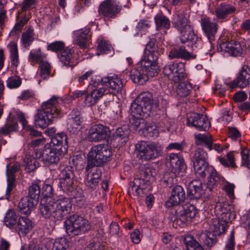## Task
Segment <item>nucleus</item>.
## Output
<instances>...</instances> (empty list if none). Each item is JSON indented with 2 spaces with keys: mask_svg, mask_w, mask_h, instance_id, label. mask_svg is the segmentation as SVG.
Listing matches in <instances>:
<instances>
[{
  "mask_svg": "<svg viewBox=\"0 0 250 250\" xmlns=\"http://www.w3.org/2000/svg\"><path fill=\"white\" fill-rule=\"evenodd\" d=\"M42 194L47 198L45 202H42L40 205L41 213L44 218L60 221L71 212L72 204L69 198H53L54 190L52 186L44 184L42 188Z\"/></svg>",
  "mask_w": 250,
  "mask_h": 250,
  "instance_id": "f257e3e1",
  "label": "nucleus"
},
{
  "mask_svg": "<svg viewBox=\"0 0 250 250\" xmlns=\"http://www.w3.org/2000/svg\"><path fill=\"white\" fill-rule=\"evenodd\" d=\"M163 100L160 95L153 96L149 91L141 92L131 105L130 116L143 117L145 114L149 115L151 111L159 107L160 102Z\"/></svg>",
  "mask_w": 250,
  "mask_h": 250,
  "instance_id": "f03ea898",
  "label": "nucleus"
},
{
  "mask_svg": "<svg viewBox=\"0 0 250 250\" xmlns=\"http://www.w3.org/2000/svg\"><path fill=\"white\" fill-rule=\"evenodd\" d=\"M188 15L184 12H178L174 16L172 25L180 33V41L184 43L189 42L192 44L196 43L198 38L189 24Z\"/></svg>",
  "mask_w": 250,
  "mask_h": 250,
  "instance_id": "7ed1b4c3",
  "label": "nucleus"
},
{
  "mask_svg": "<svg viewBox=\"0 0 250 250\" xmlns=\"http://www.w3.org/2000/svg\"><path fill=\"white\" fill-rule=\"evenodd\" d=\"M112 151L106 144H100L92 147L87 154V163L85 170L90 168L104 166L109 160Z\"/></svg>",
  "mask_w": 250,
  "mask_h": 250,
  "instance_id": "20e7f679",
  "label": "nucleus"
},
{
  "mask_svg": "<svg viewBox=\"0 0 250 250\" xmlns=\"http://www.w3.org/2000/svg\"><path fill=\"white\" fill-rule=\"evenodd\" d=\"M66 233L71 237L81 235L90 229L89 221L76 214L69 216L64 222Z\"/></svg>",
  "mask_w": 250,
  "mask_h": 250,
  "instance_id": "39448f33",
  "label": "nucleus"
},
{
  "mask_svg": "<svg viewBox=\"0 0 250 250\" xmlns=\"http://www.w3.org/2000/svg\"><path fill=\"white\" fill-rule=\"evenodd\" d=\"M148 65L144 67L142 65H138L131 71L130 77L134 83L143 84L148 80L149 77H153L158 74L160 69L157 63Z\"/></svg>",
  "mask_w": 250,
  "mask_h": 250,
  "instance_id": "423d86ee",
  "label": "nucleus"
},
{
  "mask_svg": "<svg viewBox=\"0 0 250 250\" xmlns=\"http://www.w3.org/2000/svg\"><path fill=\"white\" fill-rule=\"evenodd\" d=\"M136 151L137 157L145 161L153 160L161 156L163 153L162 148L153 143L141 142L136 145Z\"/></svg>",
  "mask_w": 250,
  "mask_h": 250,
  "instance_id": "0eeeda50",
  "label": "nucleus"
},
{
  "mask_svg": "<svg viewBox=\"0 0 250 250\" xmlns=\"http://www.w3.org/2000/svg\"><path fill=\"white\" fill-rule=\"evenodd\" d=\"M65 153L60 151L48 143L44 146L42 150H35V157L42 158L46 164H57L60 161V158Z\"/></svg>",
  "mask_w": 250,
  "mask_h": 250,
  "instance_id": "6e6552de",
  "label": "nucleus"
},
{
  "mask_svg": "<svg viewBox=\"0 0 250 250\" xmlns=\"http://www.w3.org/2000/svg\"><path fill=\"white\" fill-rule=\"evenodd\" d=\"M122 9V5L116 0H104L101 3L98 12L104 17L115 18L120 13Z\"/></svg>",
  "mask_w": 250,
  "mask_h": 250,
  "instance_id": "1a4fd4ad",
  "label": "nucleus"
},
{
  "mask_svg": "<svg viewBox=\"0 0 250 250\" xmlns=\"http://www.w3.org/2000/svg\"><path fill=\"white\" fill-rule=\"evenodd\" d=\"M192 160L194 171L197 175L209 167L208 162V154L202 147H198L194 151Z\"/></svg>",
  "mask_w": 250,
  "mask_h": 250,
  "instance_id": "9d476101",
  "label": "nucleus"
},
{
  "mask_svg": "<svg viewBox=\"0 0 250 250\" xmlns=\"http://www.w3.org/2000/svg\"><path fill=\"white\" fill-rule=\"evenodd\" d=\"M109 129L101 124L95 125L89 130L87 139L91 142H98L106 139L109 134Z\"/></svg>",
  "mask_w": 250,
  "mask_h": 250,
  "instance_id": "9b49d317",
  "label": "nucleus"
},
{
  "mask_svg": "<svg viewBox=\"0 0 250 250\" xmlns=\"http://www.w3.org/2000/svg\"><path fill=\"white\" fill-rule=\"evenodd\" d=\"M187 120L189 125L195 127L200 131H205L210 126L209 121L203 114L194 113L188 116Z\"/></svg>",
  "mask_w": 250,
  "mask_h": 250,
  "instance_id": "f8f14e48",
  "label": "nucleus"
},
{
  "mask_svg": "<svg viewBox=\"0 0 250 250\" xmlns=\"http://www.w3.org/2000/svg\"><path fill=\"white\" fill-rule=\"evenodd\" d=\"M101 83L107 89L108 93L114 95L120 92L123 88L121 79L117 76L103 78Z\"/></svg>",
  "mask_w": 250,
  "mask_h": 250,
  "instance_id": "ddd939ff",
  "label": "nucleus"
},
{
  "mask_svg": "<svg viewBox=\"0 0 250 250\" xmlns=\"http://www.w3.org/2000/svg\"><path fill=\"white\" fill-rule=\"evenodd\" d=\"M185 198L186 195L184 188L181 186L177 185L173 188L171 196L166 202V206L169 208L177 206L184 202Z\"/></svg>",
  "mask_w": 250,
  "mask_h": 250,
  "instance_id": "4468645a",
  "label": "nucleus"
},
{
  "mask_svg": "<svg viewBox=\"0 0 250 250\" xmlns=\"http://www.w3.org/2000/svg\"><path fill=\"white\" fill-rule=\"evenodd\" d=\"M250 84V68L248 65H244L236 79L231 83L230 86L231 88L236 87L243 88Z\"/></svg>",
  "mask_w": 250,
  "mask_h": 250,
  "instance_id": "2eb2a0df",
  "label": "nucleus"
},
{
  "mask_svg": "<svg viewBox=\"0 0 250 250\" xmlns=\"http://www.w3.org/2000/svg\"><path fill=\"white\" fill-rule=\"evenodd\" d=\"M171 172L176 176L180 173L185 172L187 166L183 158L179 156L177 153H171L168 156Z\"/></svg>",
  "mask_w": 250,
  "mask_h": 250,
  "instance_id": "dca6fc26",
  "label": "nucleus"
},
{
  "mask_svg": "<svg viewBox=\"0 0 250 250\" xmlns=\"http://www.w3.org/2000/svg\"><path fill=\"white\" fill-rule=\"evenodd\" d=\"M201 24L202 30L209 42H212L215 40L217 32V24L211 22L209 18L206 17L201 19Z\"/></svg>",
  "mask_w": 250,
  "mask_h": 250,
  "instance_id": "f3484780",
  "label": "nucleus"
},
{
  "mask_svg": "<svg viewBox=\"0 0 250 250\" xmlns=\"http://www.w3.org/2000/svg\"><path fill=\"white\" fill-rule=\"evenodd\" d=\"M208 174V187L210 190L214 186L224 180V178L218 174L216 170L211 166H209L198 175V176L204 178Z\"/></svg>",
  "mask_w": 250,
  "mask_h": 250,
  "instance_id": "a211bd4d",
  "label": "nucleus"
},
{
  "mask_svg": "<svg viewBox=\"0 0 250 250\" xmlns=\"http://www.w3.org/2000/svg\"><path fill=\"white\" fill-rule=\"evenodd\" d=\"M236 11V7L229 3L222 2L215 8L214 14L218 20H224L228 17L233 14Z\"/></svg>",
  "mask_w": 250,
  "mask_h": 250,
  "instance_id": "6ab92c4d",
  "label": "nucleus"
},
{
  "mask_svg": "<svg viewBox=\"0 0 250 250\" xmlns=\"http://www.w3.org/2000/svg\"><path fill=\"white\" fill-rule=\"evenodd\" d=\"M205 194L203 185L198 181H192L189 184L187 190V198L191 200L198 199Z\"/></svg>",
  "mask_w": 250,
  "mask_h": 250,
  "instance_id": "aec40b11",
  "label": "nucleus"
},
{
  "mask_svg": "<svg viewBox=\"0 0 250 250\" xmlns=\"http://www.w3.org/2000/svg\"><path fill=\"white\" fill-rule=\"evenodd\" d=\"M52 115L51 114L46 112V111L40 109L35 117V122L36 125L41 128H46L49 124H51L54 119L56 118V114Z\"/></svg>",
  "mask_w": 250,
  "mask_h": 250,
  "instance_id": "412c9836",
  "label": "nucleus"
},
{
  "mask_svg": "<svg viewBox=\"0 0 250 250\" xmlns=\"http://www.w3.org/2000/svg\"><path fill=\"white\" fill-rule=\"evenodd\" d=\"M168 56L171 60L181 59L188 60L196 58L195 55L188 52L184 46H174L169 51Z\"/></svg>",
  "mask_w": 250,
  "mask_h": 250,
  "instance_id": "4be33fe9",
  "label": "nucleus"
},
{
  "mask_svg": "<svg viewBox=\"0 0 250 250\" xmlns=\"http://www.w3.org/2000/svg\"><path fill=\"white\" fill-rule=\"evenodd\" d=\"M49 144L66 153L68 148L67 136L64 132L58 133L51 138Z\"/></svg>",
  "mask_w": 250,
  "mask_h": 250,
  "instance_id": "5701e85b",
  "label": "nucleus"
},
{
  "mask_svg": "<svg viewBox=\"0 0 250 250\" xmlns=\"http://www.w3.org/2000/svg\"><path fill=\"white\" fill-rule=\"evenodd\" d=\"M220 48L221 51L234 57L240 55L243 51L240 43L235 41L222 43L220 44Z\"/></svg>",
  "mask_w": 250,
  "mask_h": 250,
  "instance_id": "b1692460",
  "label": "nucleus"
},
{
  "mask_svg": "<svg viewBox=\"0 0 250 250\" xmlns=\"http://www.w3.org/2000/svg\"><path fill=\"white\" fill-rule=\"evenodd\" d=\"M174 66V76L172 80L177 83L181 81L188 78V74L186 71L185 63L182 62H173Z\"/></svg>",
  "mask_w": 250,
  "mask_h": 250,
  "instance_id": "393cba45",
  "label": "nucleus"
},
{
  "mask_svg": "<svg viewBox=\"0 0 250 250\" xmlns=\"http://www.w3.org/2000/svg\"><path fill=\"white\" fill-rule=\"evenodd\" d=\"M135 178L133 182L130 183V187L128 189V193H132L136 195H139L141 190L146 188L147 186L150 184L149 181H146V179L139 175Z\"/></svg>",
  "mask_w": 250,
  "mask_h": 250,
  "instance_id": "a878e982",
  "label": "nucleus"
},
{
  "mask_svg": "<svg viewBox=\"0 0 250 250\" xmlns=\"http://www.w3.org/2000/svg\"><path fill=\"white\" fill-rule=\"evenodd\" d=\"M6 168L7 187L5 198L8 200L15 183L16 165L13 164L12 166L10 167V164H7Z\"/></svg>",
  "mask_w": 250,
  "mask_h": 250,
  "instance_id": "bb28decb",
  "label": "nucleus"
},
{
  "mask_svg": "<svg viewBox=\"0 0 250 250\" xmlns=\"http://www.w3.org/2000/svg\"><path fill=\"white\" fill-rule=\"evenodd\" d=\"M130 130L126 126L119 127L113 134V141L118 143L117 146H124L128 140Z\"/></svg>",
  "mask_w": 250,
  "mask_h": 250,
  "instance_id": "cd10ccee",
  "label": "nucleus"
},
{
  "mask_svg": "<svg viewBox=\"0 0 250 250\" xmlns=\"http://www.w3.org/2000/svg\"><path fill=\"white\" fill-rule=\"evenodd\" d=\"M176 213H179L186 219L188 222H190L196 216L197 210L192 205L179 206L176 210Z\"/></svg>",
  "mask_w": 250,
  "mask_h": 250,
  "instance_id": "c85d7f7f",
  "label": "nucleus"
},
{
  "mask_svg": "<svg viewBox=\"0 0 250 250\" xmlns=\"http://www.w3.org/2000/svg\"><path fill=\"white\" fill-rule=\"evenodd\" d=\"M229 222L218 217L212 219L208 223L213 232L219 236L225 231Z\"/></svg>",
  "mask_w": 250,
  "mask_h": 250,
  "instance_id": "c756f323",
  "label": "nucleus"
},
{
  "mask_svg": "<svg viewBox=\"0 0 250 250\" xmlns=\"http://www.w3.org/2000/svg\"><path fill=\"white\" fill-rule=\"evenodd\" d=\"M16 130V114L10 113L6 120V124L0 128V137L9 135Z\"/></svg>",
  "mask_w": 250,
  "mask_h": 250,
  "instance_id": "7c9ffc66",
  "label": "nucleus"
},
{
  "mask_svg": "<svg viewBox=\"0 0 250 250\" xmlns=\"http://www.w3.org/2000/svg\"><path fill=\"white\" fill-rule=\"evenodd\" d=\"M217 235L214 232H210L208 233H201L196 235L199 242L201 244H204L205 246L208 248L213 247L217 243L218 241Z\"/></svg>",
  "mask_w": 250,
  "mask_h": 250,
  "instance_id": "2f4dec72",
  "label": "nucleus"
},
{
  "mask_svg": "<svg viewBox=\"0 0 250 250\" xmlns=\"http://www.w3.org/2000/svg\"><path fill=\"white\" fill-rule=\"evenodd\" d=\"M58 101L57 98L53 96L52 98L48 100L47 101L43 103L42 105V110L46 111V112L53 115L56 113V118L60 117V111L57 108Z\"/></svg>",
  "mask_w": 250,
  "mask_h": 250,
  "instance_id": "473e14b6",
  "label": "nucleus"
},
{
  "mask_svg": "<svg viewBox=\"0 0 250 250\" xmlns=\"http://www.w3.org/2000/svg\"><path fill=\"white\" fill-rule=\"evenodd\" d=\"M89 32L90 29L88 28L78 31L76 33L75 44L78 45L81 48H86L88 39L91 37Z\"/></svg>",
  "mask_w": 250,
  "mask_h": 250,
  "instance_id": "72a5a7b5",
  "label": "nucleus"
},
{
  "mask_svg": "<svg viewBox=\"0 0 250 250\" xmlns=\"http://www.w3.org/2000/svg\"><path fill=\"white\" fill-rule=\"evenodd\" d=\"M17 227L19 234L25 236L32 229L33 226L32 221L27 217H21L19 218Z\"/></svg>",
  "mask_w": 250,
  "mask_h": 250,
  "instance_id": "f704fd0d",
  "label": "nucleus"
},
{
  "mask_svg": "<svg viewBox=\"0 0 250 250\" xmlns=\"http://www.w3.org/2000/svg\"><path fill=\"white\" fill-rule=\"evenodd\" d=\"M74 51L71 49L65 48L62 51L59 58L60 61L65 65L73 67L75 65L73 58Z\"/></svg>",
  "mask_w": 250,
  "mask_h": 250,
  "instance_id": "c9c22d12",
  "label": "nucleus"
},
{
  "mask_svg": "<svg viewBox=\"0 0 250 250\" xmlns=\"http://www.w3.org/2000/svg\"><path fill=\"white\" fill-rule=\"evenodd\" d=\"M37 204L32 201L29 197L22 198L18 204V208L21 213L28 215L31 213V209Z\"/></svg>",
  "mask_w": 250,
  "mask_h": 250,
  "instance_id": "e433bc0d",
  "label": "nucleus"
},
{
  "mask_svg": "<svg viewBox=\"0 0 250 250\" xmlns=\"http://www.w3.org/2000/svg\"><path fill=\"white\" fill-rule=\"evenodd\" d=\"M196 139L198 146L206 147L209 150L213 149V139L210 135L199 134L196 135Z\"/></svg>",
  "mask_w": 250,
  "mask_h": 250,
  "instance_id": "4c0bfd02",
  "label": "nucleus"
},
{
  "mask_svg": "<svg viewBox=\"0 0 250 250\" xmlns=\"http://www.w3.org/2000/svg\"><path fill=\"white\" fill-rule=\"evenodd\" d=\"M158 53L155 52H145V54L141 59L140 63L138 65H142L144 67L148 66L153 63H157V61L158 58Z\"/></svg>",
  "mask_w": 250,
  "mask_h": 250,
  "instance_id": "58836bf2",
  "label": "nucleus"
},
{
  "mask_svg": "<svg viewBox=\"0 0 250 250\" xmlns=\"http://www.w3.org/2000/svg\"><path fill=\"white\" fill-rule=\"evenodd\" d=\"M187 250H205L201 244L192 235H187L184 239Z\"/></svg>",
  "mask_w": 250,
  "mask_h": 250,
  "instance_id": "ea45409f",
  "label": "nucleus"
},
{
  "mask_svg": "<svg viewBox=\"0 0 250 250\" xmlns=\"http://www.w3.org/2000/svg\"><path fill=\"white\" fill-rule=\"evenodd\" d=\"M192 89V85L188 82L180 83L176 88L177 94L181 97H186L189 95Z\"/></svg>",
  "mask_w": 250,
  "mask_h": 250,
  "instance_id": "a19ab883",
  "label": "nucleus"
},
{
  "mask_svg": "<svg viewBox=\"0 0 250 250\" xmlns=\"http://www.w3.org/2000/svg\"><path fill=\"white\" fill-rule=\"evenodd\" d=\"M40 194L41 188L38 184H34L29 187L28 195L27 197L37 204L39 202Z\"/></svg>",
  "mask_w": 250,
  "mask_h": 250,
  "instance_id": "79ce46f5",
  "label": "nucleus"
},
{
  "mask_svg": "<svg viewBox=\"0 0 250 250\" xmlns=\"http://www.w3.org/2000/svg\"><path fill=\"white\" fill-rule=\"evenodd\" d=\"M83 120H76L74 118L67 120V129L72 134H77L82 128V123Z\"/></svg>",
  "mask_w": 250,
  "mask_h": 250,
  "instance_id": "37998d69",
  "label": "nucleus"
},
{
  "mask_svg": "<svg viewBox=\"0 0 250 250\" xmlns=\"http://www.w3.org/2000/svg\"><path fill=\"white\" fill-rule=\"evenodd\" d=\"M216 213L219 215V218L226 221H230L231 212L227 208L222 206L221 203H218L215 207Z\"/></svg>",
  "mask_w": 250,
  "mask_h": 250,
  "instance_id": "c03bdc74",
  "label": "nucleus"
},
{
  "mask_svg": "<svg viewBox=\"0 0 250 250\" xmlns=\"http://www.w3.org/2000/svg\"><path fill=\"white\" fill-rule=\"evenodd\" d=\"M5 226L10 229L15 228L16 225V212L14 209H8L4 219Z\"/></svg>",
  "mask_w": 250,
  "mask_h": 250,
  "instance_id": "a18cd8bd",
  "label": "nucleus"
},
{
  "mask_svg": "<svg viewBox=\"0 0 250 250\" xmlns=\"http://www.w3.org/2000/svg\"><path fill=\"white\" fill-rule=\"evenodd\" d=\"M155 21L157 30L159 29H168L170 27L169 20L164 15H157L155 17Z\"/></svg>",
  "mask_w": 250,
  "mask_h": 250,
  "instance_id": "49530a36",
  "label": "nucleus"
},
{
  "mask_svg": "<svg viewBox=\"0 0 250 250\" xmlns=\"http://www.w3.org/2000/svg\"><path fill=\"white\" fill-rule=\"evenodd\" d=\"M59 184L62 190L68 194L74 191V179H59Z\"/></svg>",
  "mask_w": 250,
  "mask_h": 250,
  "instance_id": "de8ad7c7",
  "label": "nucleus"
},
{
  "mask_svg": "<svg viewBox=\"0 0 250 250\" xmlns=\"http://www.w3.org/2000/svg\"><path fill=\"white\" fill-rule=\"evenodd\" d=\"M139 175L146 179V181L151 183L156 175L155 169L151 167H146L140 171Z\"/></svg>",
  "mask_w": 250,
  "mask_h": 250,
  "instance_id": "09e8293b",
  "label": "nucleus"
},
{
  "mask_svg": "<svg viewBox=\"0 0 250 250\" xmlns=\"http://www.w3.org/2000/svg\"><path fill=\"white\" fill-rule=\"evenodd\" d=\"M34 40L33 29L32 27H29L27 30L22 33L21 37L22 43L25 47H27L30 46Z\"/></svg>",
  "mask_w": 250,
  "mask_h": 250,
  "instance_id": "8fccbe9b",
  "label": "nucleus"
},
{
  "mask_svg": "<svg viewBox=\"0 0 250 250\" xmlns=\"http://www.w3.org/2000/svg\"><path fill=\"white\" fill-rule=\"evenodd\" d=\"M33 156L31 157L30 155H26L23 160L24 166L28 172L33 171L37 168L36 158Z\"/></svg>",
  "mask_w": 250,
  "mask_h": 250,
  "instance_id": "3c124183",
  "label": "nucleus"
},
{
  "mask_svg": "<svg viewBox=\"0 0 250 250\" xmlns=\"http://www.w3.org/2000/svg\"><path fill=\"white\" fill-rule=\"evenodd\" d=\"M69 247V242L64 238H61L56 240L52 248V250H67Z\"/></svg>",
  "mask_w": 250,
  "mask_h": 250,
  "instance_id": "603ef678",
  "label": "nucleus"
},
{
  "mask_svg": "<svg viewBox=\"0 0 250 250\" xmlns=\"http://www.w3.org/2000/svg\"><path fill=\"white\" fill-rule=\"evenodd\" d=\"M84 182L87 189L91 191L96 189L99 183L95 179L90 176L89 173L87 174L86 177L84 178Z\"/></svg>",
  "mask_w": 250,
  "mask_h": 250,
  "instance_id": "864d4df0",
  "label": "nucleus"
},
{
  "mask_svg": "<svg viewBox=\"0 0 250 250\" xmlns=\"http://www.w3.org/2000/svg\"><path fill=\"white\" fill-rule=\"evenodd\" d=\"M39 66L41 69L40 75L43 79L47 78L50 74V65L46 62H39Z\"/></svg>",
  "mask_w": 250,
  "mask_h": 250,
  "instance_id": "5fc2aeb1",
  "label": "nucleus"
},
{
  "mask_svg": "<svg viewBox=\"0 0 250 250\" xmlns=\"http://www.w3.org/2000/svg\"><path fill=\"white\" fill-rule=\"evenodd\" d=\"M75 175L73 167L71 166H66L61 170L59 179H68V178L74 179Z\"/></svg>",
  "mask_w": 250,
  "mask_h": 250,
  "instance_id": "6e6d98bb",
  "label": "nucleus"
},
{
  "mask_svg": "<svg viewBox=\"0 0 250 250\" xmlns=\"http://www.w3.org/2000/svg\"><path fill=\"white\" fill-rule=\"evenodd\" d=\"M102 85V87L92 90L91 92L92 97H94V98H95L97 102L103 95L108 94L107 89H106L104 85Z\"/></svg>",
  "mask_w": 250,
  "mask_h": 250,
  "instance_id": "4d7b16f0",
  "label": "nucleus"
},
{
  "mask_svg": "<svg viewBox=\"0 0 250 250\" xmlns=\"http://www.w3.org/2000/svg\"><path fill=\"white\" fill-rule=\"evenodd\" d=\"M163 73L169 79L172 80V77L174 76V66L173 62H167L163 68Z\"/></svg>",
  "mask_w": 250,
  "mask_h": 250,
  "instance_id": "13d9d810",
  "label": "nucleus"
},
{
  "mask_svg": "<svg viewBox=\"0 0 250 250\" xmlns=\"http://www.w3.org/2000/svg\"><path fill=\"white\" fill-rule=\"evenodd\" d=\"M7 48L10 52L11 65L14 67L16 62V41L10 42L7 45Z\"/></svg>",
  "mask_w": 250,
  "mask_h": 250,
  "instance_id": "bf43d9fd",
  "label": "nucleus"
},
{
  "mask_svg": "<svg viewBox=\"0 0 250 250\" xmlns=\"http://www.w3.org/2000/svg\"><path fill=\"white\" fill-rule=\"evenodd\" d=\"M64 43L61 41H57L52 42L47 46V49L53 52H58L63 50L64 48Z\"/></svg>",
  "mask_w": 250,
  "mask_h": 250,
  "instance_id": "052dcab7",
  "label": "nucleus"
},
{
  "mask_svg": "<svg viewBox=\"0 0 250 250\" xmlns=\"http://www.w3.org/2000/svg\"><path fill=\"white\" fill-rule=\"evenodd\" d=\"M242 157V165L250 169V156L249 150L247 149H243L241 152Z\"/></svg>",
  "mask_w": 250,
  "mask_h": 250,
  "instance_id": "680f3d73",
  "label": "nucleus"
},
{
  "mask_svg": "<svg viewBox=\"0 0 250 250\" xmlns=\"http://www.w3.org/2000/svg\"><path fill=\"white\" fill-rule=\"evenodd\" d=\"M177 217H175L174 219L172 220V226L175 228H177L178 227H183L186 223H188V221L185 219L183 216L180 215L179 213H176Z\"/></svg>",
  "mask_w": 250,
  "mask_h": 250,
  "instance_id": "e2e57ef3",
  "label": "nucleus"
},
{
  "mask_svg": "<svg viewBox=\"0 0 250 250\" xmlns=\"http://www.w3.org/2000/svg\"><path fill=\"white\" fill-rule=\"evenodd\" d=\"M110 46L105 41H101L99 42L97 46V54L100 55L101 54H105L110 50Z\"/></svg>",
  "mask_w": 250,
  "mask_h": 250,
  "instance_id": "0e129e2a",
  "label": "nucleus"
},
{
  "mask_svg": "<svg viewBox=\"0 0 250 250\" xmlns=\"http://www.w3.org/2000/svg\"><path fill=\"white\" fill-rule=\"evenodd\" d=\"M130 122L132 125L134 126V127L136 129L140 128L141 129H144L145 126V121L142 119V117H130Z\"/></svg>",
  "mask_w": 250,
  "mask_h": 250,
  "instance_id": "69168bd1",
  "label": "nucleus"
},
{
  "mask_svg": "<svg viewBox=\"0 0 250 250\" xmlns=\"http://www.w3.org/2000/svg\"><path fill=\"white\" fill-rule=\"evenodd\" d=\"M45 141V140L44 138L42 137L41 138L37 139L34 140H32L30 143L29 144L30 146L33 148V153L32 154V156L35 157V150L36 149L39 150H42L43 148H39V146L41 145H43Z\"/></svg>",
  "mask_w": 250,
  "mask_h": 250,
  "instance_id": "338daca9",
  "label": "nucleus"
},
{
  "mask_svg": "<svg viewBox=\"0 0 250 250\" xmlns=\"http://www.w3.org/2000/svg\"><path fill=\"white\" fill-rule=\"evenodd\" d=\"M42 54L40 49L34 52L31 51L29 56V60L33 62H41V60L43 59Z\"/></svg>",
  "mask_w": 250,
  "mask_h": 250,
  "instance_id": "774afa93",
  "label": "nucleus"
}]
</instances>
